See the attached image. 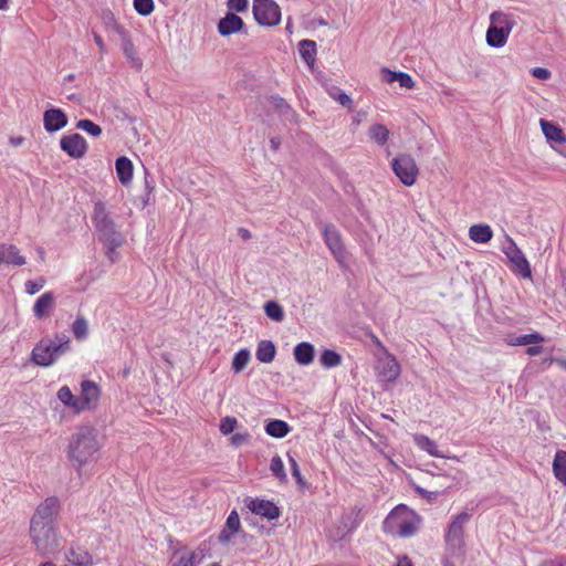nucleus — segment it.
<instances>
[{"label":"nucleus","instance_id":"f257e3e1","mask_svg":"<svg viewBox=\"0 0 566 566\" xmlns=\"http://www.w3.org/2000/svg\"><path fill=\"white\" fill-rule=\"evenodd\" d=\"M97 436V430L91 426L77 427L71 434L66 453L72 467L78 473L85 465L97 460L101 449Z\"/></svg>","mask_w":566,"mask_h":566},{"label":"nucleus","instance_id":"f03ea898","mask_svg":"<svg viewBox=\"0 0 566 566\" xmlns=\"http://www.w3.org/2000/svg\"><path fill=\"white\" fill-rule=\"evenodd\" d=\"M70 350V337L64 333H57L53 338L43 337L34 346L31 359L38 366L49 367Z\"/></svg>","mask_w":566,"mask_h":566},{"label":"nucleus","instance_id":"7ed1b4c3","mask_svg":"<svg viewBox=\"0 0 566 566\" xmlns=\"http://www.w3.org/2000/svg\"><path fill=\"white\" fill-rule=\"evenodd\" d=\"M418 522V516L407 505L399 504L387 515L382 527L386 533L410 537L417 533Z\"/></svg>","mask_w":566,"mask_h":566},{"label":"nucleus","instance_id":"20e7f679","mask_svg":"<svg viewBox=\"0 0 566 566\" xmlns=\"http://www.w3.org/2000/svg\"><path fill=\"white\" fill-rule=\"evenodd\" d=\"M92 219L99 239L107 245V254L111 256V253L123 244V237L116 230L114 221L108 217L103 202L98 201L95 203Z\"/></svg>","mask_w":566,"mask_h":566},{"label":"nucleus","instance_id":"39448f33","mask_svg":"<svg viewBox=\"0 0 566 566\" xmlns=\"http://www.w3.org/2000/svg\"><path fill=\"white\" fill-rule=\"evenodd\" d=\"M29 533L32 544L42 557H48L60 551L61 537L57 525H30Z\"/></svg>","mask_w":566,"mask_h":566},{"label":"nucleus","instance_id":"423d86ee","mask_svg":"<svg viewBox=\"0 0 566 566\" xmlns=\"http://www.w3.org/2000/svg\"><path fill=\"white\" fill-rule=\"evenodd\" d=\"M515 25L511 14L494 11L490 15V25L486 31V43L491 48L500 49L506 44L510 32Z\"/></svg>","mask_w":566,"mask_h":566},{"label":"nucleus","instance_id":"0eeeda50","mask_svg":"<svg viewBox=\"0 0 566 566\" xmlns=\"http://www.w3.org/2000/svg\"><path fill=\"white\" fill-rule=\"evenodd\" d=\"M470 520V514L461 512L455 515L452 522L449 524L448 531L444 536L447 549L451 556H459L463 553L464 546V524Z\"/></svg>","mask_w":566,"mask_h":566},{"label":"nucleus","instance_id":"6e6552de","mask_svg":"<svg viewBox=\"0 0 566 566\" xmlns=\"http://www.w3.org/2000/svg\"><path fill=\"white\" fill-rule=\"evenodd\" d=\"M60 511V499L56 496H49L36 506L30 520V525H56Z\"/></svg>","mask_w":566,"mask_h":566},{"label":"nucleus","instance_id":"1a4fd4ad","mask_svg":"<svg viewBox=\"0 0 566 566\" xmlns=\"http://www.w3.org/2000/svg\"><path fill=\"white\" fill-rule=\"evenodd\" d=\"M391 169L400 182L407 187H410L416 182L419 174L415 159L408 154H400L396 156L391 160Z\"/></svg>","mask_w":566,"mask_h":566},{"label":"nucleus","instance_id":"9d476101","mask_svg":"<svg viewBox=\"0 0 566 566\" xmlns=\"http://www.w3.org/2000/svg\"><path fill=\"white\" fill-rule=\"evenodd\" d=\"M253 15L259 24L273 27L281 20V10L273 0H254Z\"/></svg>","mask_w":566,"mask_h":566},{"label":"nucleus","instance_id":"9b49d317","mask_svg":"<svg viewBox=\"0 0 566 566\" xmlns=\"http://www.w3.org/2000/svg\"><path fill=\"white\" fill-rule=\"evenodd\" d=\"M507 245L502 249L509 261L513 264L512 271L520 274L524 279L532 277V269L530 262L525 258L522 250L516 245L514 240L506 237Z\"/></svg>","mask_w":566,"mask_h":566},{"label":"nucleus","instance_id":"f8f14e48","mask_svg":"<svg viewBox=\"0 0 566 566\" xmlns=\"http://www.w3.org/2000/svg\"><path fill=\"white\" fill-rule=\"evenodd\" d=\"M101 390L96 382L83 380L81 384V395L77 397L78 412L92 409L99 399Z\"/></svg>","mask_w":566,"mask_h":566},{"label":"nucleus","instance_id":"ddd939ff","mask_svg":"<svg viewBox=\"0 0 566 566\" xmlns=\"http://www.w3.org/2000/svg\"><path fill=\"white\" fill-rule=\"evenodd\" d=\"M60 146L72 158H82L87 150L85 138L77 133L63 136L60 140Z\"/></svg>","mask_w":566,"mask_h":566},{"label":"nucleus","instance_id":"4468645a","mask_svg":"<svg viewBox=\"0 0 566 566\" xmlns=\"http://www.w3.org/2000/svg\"><path fill=\"white\" fill-rule=\"evenodd\" d=\"M378 377L381 381H395L400 374V366L397 359L386 353L385 357L378 359L377 364Z\"/></svg>","mask_w":566,"mask_h":566},{"label":"nucleus","instance_id":"2eb2a0df","mask_svg":"<svg viewBox=\"0 0 566 566\" xmlns=\"http://www.w3.org/2000/svg\"><path fill=\"white\" fill-rule=\"evenodd\" d=\"M247 506L252 513L268 520H275L280 516L279 507L273 502L266 500L248 499Z\"/></svg>","mask_w":566,"mask_h":566},{"label":"nucleus","instance_id":"dca6fc26","mask_svg":"<svg viewBox=\"0 0 566 566\" xmlns=\"http://www.w3.org/2000/svg\"><path fill=\"white\" fill-rule=\"evenodd\" d=\"M43 125L48 133H54L67 125V116L60 108H50L43 114Z\"/></svg>","mask_w":566,"mask_h":566},{"label":"nucleus","instance_id":"f3484780","mask_svg":"<svg viewBox=\"0 0 566 566\" xmlns=\"http://www.w3.org/2000/svg\"><path fill=\"white\" fill-rule=\"evenodd\" d=\"M325 242L339 263H343V244L340 235L334 226H326L324 229Z\"/></svg>","mask_w":566,"mask_h":566},{"label":"nucleus","instance_id":"a211bd4d","mask_svg":"<svg viewBox=\"0 0 566 566\" xmlns=\"http://www.w3.org/2000/svg\"><path fill=\"white\" fill-rule=\"evenodd\" d=\"M243 27L244 22L239 15L232 12H228L226 17L220 19L218 23V31L221 35L228 36L233 33L240 32L243 29Z\"/></svg>","mask_w":566,"mask_h":566},{"label":"nucleus","instance_id":"6ab92c4d","mask_svg":"<svg viewBox=\"0 0 566 566\" xmlns=\"http://www.w3.org/2000/svg\"><path fill=\"white\" fill-rule=\"evenodd\" d=\"M119 34L122 38V50H123V53H124L126 60L136 70H138V71L142 70L143 61L137 55V52H136V49H135V45H134L132 39L125 31H119Z\"/></svg>","mask_w":566,"mask_h":566},{"label":"nucleus","instance_id":"aec40b11","mask_svg":"<svg viewBox=\"0 0 566 566\" xmlns=\"http://www.w3.org/2000/svg\"><path fill=\"white\" fill-rule=\"evenodd\" d=\"M539 125L546 139L551 143L562 144L566 142V136L559 125L541 118Z\"/></svg>","mask_w":566,"mask_h":566},{"label":"nucleus","instance_id":"412c9836","mask_svg":"<svg viewBox=\"0 0 566 566\" xmlns=\"http://www.w3.org/2000/svg\"><path fill=\"white\" fill-rule=\"evenodd\" d=\"M381 78L386 83H395L398 82L401 87L405 88H413L415 82L412 77L405 72L401 71H391L389 69H382Z\"/></svg>","mask_w":566,"mask_h":566},{"label":"nucleus","instance_id":"4be33fe9","mask_svg":"<svg viewBox=\"0 0 566 566\" xmlns=\"http://www.w3.org/2000/svg\"><path fill=\"white\" fill-rule=\"evenodd\" d=\"M55 306V300L52 292L42 294L33 306V313L36 318L48 317Z\"/></svg>","mask_w":566,"mask_h":566},{"label":"nucleus","instance_id":"5701e85b","mask_svg":"<svg viewBox=\"0 0 566 566\" xmlns=\"http://www.w3.org/2000/svg\"><path fill=\"white\" fill-rule=\"evenodd\" d=\"M2 263H9L20 266L25 263V258L20 255L19 250L15 245L0 244V265Z\"/></svg>","mask_w":566,"mask_h":566},{"label":"nucleus","instance_id":"b1692460","mask_svg":"<svg viewBox=\"0 0 566 566\" xmlns=\"http://www.w3.org/2000/svg\"><path fill=\"white\" fill-rule=\"evenodd\" d=\"M545 340V337L538 333L534 332L531 334H524V335H514L510 334L507 335L505 342L510 346H525L531 344H542Z\"/></svg>","mask_w":566,"mask_h":566},{"label":"nucleus","instance_id":"393cba45","mask_svg":"<svg viewBox=\"0 0 566 566\" xmlns=\"http://www.w3.org/2000/svg\"><path fill=\"white\" fill-rule=\"evenodd\" d=\"M115 168L120 184L124 186L128 185L133 178L132 161L125 156L118 157L115 163Z\"/></svg>","mask_w":566,"mask_h":566},{"label":"nucleus","instance_id":"a878e982","mask_svg":"<svg viewBox=\"0 0 566 566\" xmlns=\"http://www.w3.org/2000/svg\"><path fill=\"white\" fill-rule=\"evenodd\" d=\"M314 346L306 342L297 344L293 350L294 358L300 365L311 364L314 359Z\"/></svg>","mask_w":566,"mask_h":566},{"label":"nucleus","instance_id":"bb28decb","mask_svg":"<svg viewBox=\"0 0 566 566\" xmlns=\"http://www.w3.org/2000/svg\"><path fill=\"white\" fill-rule=\"evenodd\" d=\"M276 354L275 345L272 340L263 339L259 342L258 348H256V359L261 363L269 364L273 361Z\"/></svg>","mask_w":566,"mask_h":566},{"label":"nucleus","instance_id":"cd10ccee","mask_svg":"<svg viewBox=\"0 0 566 566\" xmlns=\"http://www.w3.org/2000/svg\"><path fill=\"white\" fill-rule=\"evenodd\" d=\"M469 237L476 243H486L493 237V231L489 224H473L469 229Z\"/></svg>","mask_w":566,"mask_h":566},{"label":"nucleus","instance_id":"c85d7f7f","mask_svg":"<svg viewBox=\"0 0 566 566\" xmlns=\"http://www.w3.org/2000/svg\"><path fill=\"white\" fill-rule=\"evenodd\" d=\"M298 52L301 57L304 60V62L310 66L313 67L315 63V55H316V43L312 40H302L298 43Z\"/></svg>","mask_w":566,"mask_h":566},{"label":"nucleus","instance_id":"c756f323","mask_svg":"<svg viewBox=\"0 0 566 566\" xmlns=\"http://www.w3.org/2000/svg\"><path fill=\"white\" fill-rule=\"evenodd\" d=\"M271 103L284 120H287L291 123L296 122V116H297L296 113L285 102L284 98L279 97V96L271 97Z\"/></svg>","mask_w":566,"mask_h":566},{"label":"nucleus","instance_id":"7c9ffc66","mask_svg":"<svg viewBox=\"0 0 566 566\" xmlns=\"http://www.w3.org/2000/svg\"><path fill=\"white\" fill-rule=\"evenodd\" d=\"M416 444L423 451L428 452L432 457L444 458V455L438 450L437 443L424 434L415 436Z\"/></svg>","mask_w":566,"mask_h":566},{"label":"nucleus","instance_id":"2f4dec72","mask_svg":"<svg viewBox=\"0 0 566 566\" xmlns=\"http://www.w3.org/2000/svg\"><path fill=\"white\" fill-rule=\"evenodd\" d=\"M265 432L274 438H283L290 432V426L283 420H271L265 426Z\"/></svg>","mask_w":566,"mask_h":566},{"label":"nucleus","instance_id":"473e14b6","mask_svg":"<svg viewBox=\"0 0 566 566\" xmlns=\"http://www.w3.org/2000/svg\"><path fill=\"white\" fill-rule=\"evenodd\" d=\"M553 471L557 480L566 484V451H557L553 462Z\"/></svg>","mask_w":566,"mask_h":566},{"label":"nucleus","instance_id":"72a5a7b5","mask_svg":"<svg viewBox=\"0 0 566 566\" xmlns=\"http://www.w3.org/2000/svg\"><path fill=\"white\" fill-rule=\"evenodd\" d=\"M67 562L74 566H87L92 564L91 555L82 549L71 548L66 554Z\"/></svg>","mask_w":566,"mask_h":566},{"label":"nucleus","instance_id":"f704fd0d","mask_svg":"<svg viewBox=\"0 0 566 566\" xmlns=\"http://www.w3.org/2000/svg\"><path fill=\"white\" fill-rule=\"evenodd\" d=\"M368 136L378 145L384 146L389 138V130L381 124H374L368 129Z\"/></svg>","mask_w":566,"mask_h":566},{"label":"nucleus","instance_id":"c9c22d12","mask_svg":"<svg viewBox=\"0 0 566 566\" xmlns=\"http://www.w3.org/2000/svg\"><path fill=\"white\" fill-rule=\"evenodd\" d=\"M263 307L266 316L272 321L281 323L284 319L283 307L277 302L268 301Z\"/></svg>","mask_w":566,"mask_h":566},{"label":"nucleus","instance_id":"e433bc0d","mask_svg":"<svg viewBox=\"0 0 566 566\" xmlns=\"http://www.w3.org/2000/svg\"><path fill=\"white\" fill-rule=\"evenodd\" d=\"M57 398L69 408H72L76 413L78 412L77 397H75L67 386H63L57 391Z\"/></svg>","mask_w":566,"mask_h":566},{"label":"nucleus","instance_id":"4c0bfd02","mask_svg":"<svg viewBox=\"0 0 566 566\" xmlns=\"http://www.w3.org/2000/svg\"><path fill=\"white\" fill-rule=\"evenodd\" d=\"M72 333L77 340H83L88 334V324L83 316H77L72 324Z\"/></svg>","mask_w":566,"mask_h":566},{"label":"nucleus","instance_id":"58836bf2","mask_svg":"<svg viewBox=\"0 0 566 566\" xmlns=\"http://www.w3.org/2000/svg\"><path fill=\"white\" fill-rule=\"evenodd\" d=\"M319 363L325 368H332L340 365L342 357L334 350L325 349L319 357Z\"/></svg>","mask_w":566,"mask_h":566},{"label":"nucleus","instance_id":"ea45409f","mask_svg":"<svg viewBox=\"0 0 566 566\" xmlns=\"http://www.w3.org/2000/svg\"><path fill=\"white\" fill-rule=\"evenodd\" d=\"M250 352L248 349H240L233 357L232 369L234 373H241L250 360Z\"/></svg>","mask_w":566,"mask_h":566},{"label":"nucleus","instance_id":"a19ab883","mask_svg":"<svg viewBox=\"0 0 566 566\" xmlns=\"http://www.w3.org/2000/svg\"><path fill=\"white\" fill-rule=\"evenodd\" d=\"M178 554L180 555L178 559L172 564V566H195L196 554L193 552L181 548L175 551V555Z\"/></svg>","mask_w":566,"mask_h":566},{"label":"nucleus","instance_id":"79ce46f5","mask_svg":"<svg viewBox=\"0 0 566 566\" xmlns=\"http://www.w3.org/2000/svg\"><path fill=\"white\" fill-rule=\"evenodd\" d=\"M270 470L272 473L280 480V482H287V475L284 470V464L282 459L279 455L272 458L270 463Z\"/></svg>","mask_w":566,"mask_h":566},{"label":"nucleus","instance_id":"37998d69","mask_svg":"<svg viewBox=\"0 0 566 566\" xmlns=\"http://www.w3.org/2000/svg\"><path fill=\"white\" fill-rule=\"evenodd\" d=\"M328 95L337 101L342 106H349L352 104V98L349 95L342 92L337 86L331 85L326 87Z\"/></svg>","mask_w":566,"mask_h":566},{"label":"nucleus","instance_id":"c03bdc74","mask_svg":"<svg viewBox=\"0 0 566 566\" xmlns=\"http://www.w3.org/2000/svg\"><path fill=\"white\" fill-rule=\"evenodd\" d=\"M76 127L86 132L87 134L98 137L102 134V128L90 119H81L77 122Z\"/></svg>","mask_w":566,"mask_h":566},{"label":"nucleus","instance_id":"a18cd8bd","mask_svg":"<svg viewBox=\"0 0 566 566\" xmlns=\"http://www.w3.org/2000/svg\"><path fill=\"white\" fill-rule=\"evenodd\" d=\"M134 8L140 15H149L154 11V1L134 0Z\"/></svg>","mask_w":566,"mask_h":566},{"label":"nucleus","instance_id":"49530a36","mask_svg":"<svg viewBox=\"0 0 566 566\" xmlns=\"http://www.w3.org/2000/svg\"><path fill=\"white\" fill-rule=\"evenodd\" d=\"M228 530L231 531V533H238L241 528V523H240V517L237 513V511H232L227 521H226V525H224Z\"/></svg>","mask_w":566,"mask_h":566},{"label":"nucleus","instance_id":"de8ad7c7","mask_svg":"<svg viewBox=\"0 0 566 566\" xmlns=\"http://www.w3.org/2000/svg\"><path fill=\"white\" fill-rule=\"evenodd\" d=\"M287 457H289V463H290V467H291L292 475L295 478V480H296V482H297V484L300 486H304L305 485V480H304V478L301 474V471H300V468H298V464H297L296 460L291 454H287Z\"/></svg>","mask_w":566,"mask_h":566},{"label":"nucleus","instance_id":"09e8293b","mask_svg":"<svg viewBox=\"0 0 566 566\" xmlns=\"http://www.w3.org/2000/svg\"><path fill=\"white\" fill-rule=\"evenodd\" d=\"M237 423L238 422H237L235 418H233V417H226L220 422V431L223 434H229V433H231L234 430Z\"/></svg>","mask_w":566,"mask_h":566},{"label":"nucleus","instance_id":"8fccbe9b","mask_svg":"<svg viewBox=\"0 0 566 566\" xmlns=\"http://www.w3.org/2000/svg\"><path fill=\"white\" fill-rule=\"evenodd\" d=\"M45 284V281L43 279L39 281H27L25 282V291L27 293L33 295L38 293Z\"/></svg>","mask_w":566,"mask_h":566},{"label":"nucleus","instance_id":"3c124183","mask_svg":"<svg viewBox=\"0 0 566 566\" xmlns=\"http://www.w3.org/2000/svg\"><path fill=\"white\" fill-rule=\"evenodd\" d=\"M415 491L417 494L422 496L423 499L428 500L429 502H433L439 496V491H428L421 486H415Z\"/></svg>","mask_w":566,"mask_h":566},{"label":"nucleus","instance_id":"603ef678","mask_svg":"<svg viewBox=\"0 0 566 566\" xmlns=\"http://www.w3.org/2000/svg\"><path fill=\"white\" fill-rule=\"evenodd\" d=\"M228 8L237 12H243L248 8V0H228Z\"/></svg>","mask_w":566,"mask_h":566},{"label":"nucleus","instance_id":"864d4df0","mask_svg":"<svg viewBox=\"0 0 566 566\" xmlns=\"http://www.w3.org/2000/svg\"><path fill=\"white\" fill-rule=\"evenodd\" d=\"M531 74L542 81L548 80L552 75L551 71L546 67H533Z\"/></svg>","mask_w":566,"mask_h":566},{"label":"nucleus","instance_id":"5fc2aeb1","mask_svg":"<svg viewBox=\"0 0 566 566\" xmlns=\"http://www.w3.org/2000/svg\"><path fill=\"white\" fill-rule=\"evenodd\" d=\"M249 439H250V434L248 432H238L231 437V443L235 447H240V446L247 443L249 441Z\"/></svg>","mask_w":566,"mask_h":566},{"label":"nucleus","instance_id":"6e6d98bb","mask_svg":"<svg viewBox=\"0 0 566 566\" xmlns=\"http://www.w3.org/2000/svg\"><path fill=\"white\" fill-rule=\"evenodd\" d=\"M233 534L234 533H231V531L224 526L223 530L219 533L218 539L221 544H228L231 541Z\"/></svg>","mask_w":566,"mask_h":566},{"label":"nucleus","instance_id":"4d7b16f0","mask_svg":"<svg viewBox=\"0 0 566 566\" xmlns=\"http://www.w3.org/2000/svg\"><path fill=\"white\" fill-rule=\"evenodd\" d=\"M533 346H530L526 348V354L528 356H537L539 355L542 352H543V346H541L539 344H532Z\"/></svg>","mask_w":566,"mask_h":566},{"label":"nucleus","instance_id":"13d9d810","mask_svg":"<svg viewBox=\"0 0 566 566\" xmlns=\"http://www.w3.org/2000/svg\"><path fill=\"white\" fill-rule=\"evenodd\" d=\"M93 36H94V41H95L96 45L99 48L101 53L102 54L106 53L107 49H106V45H105L102 36L99 34H97L96 32L93 33Z\"/></svg>","mask_w":566,"mask_h":566},{"label":"nucleus","instance_id":"bf43d9fd","mask_svg":"<svg viewBox=\"0 0 566 566\" xmlns=\"http://www.w3.org/2000/svg\"><path fill=\"white\" fill-rule=\"evenodd\" d=\"M544 364L546 363H556L559 367H562L563 369L566 370V359L565 358H559V357H551V358H547L543 361Z\"/></svg>","mask_w":566,"mask_h":566},{"label":"nucleus","instance_id":"052dcab7","mask_svg":"<svg viewBox=\"0 0 566 566\" xmlns=\"http://www.w3.org/2000/svg\"><path fill=\"white\" fill-rule=\"evenodd\" d=\"M9 143H10V145H12L13 147H19V146L23 145V143H24V137H22V136H13V137H10V138H9Z\"/></svg>","mask_w":566,"mask_h":566},{"label":"nucleus","instance_id":"680f3d73","mask_svg":"<svg viewBox=\"0 0 566 566\" xmlns=\"http://www.w3.org/2000/svg\"><path fill=\"white\" fill-rule=\"evenodd\" d=\"M395 566H412L411 560L408 558V556H402L398 559L397 564Z\"/></svg>","mask_w":566,"mask_h":566},{"label":"nucleus","instance_id":"e2e57ef3","mask_svg":"<svg viewBox=\"0 0 566 566\" xmlns=\"http://www.w3.org/2000/svg\"><path fill=\"white\" fill-rule=\"evenodd\" d=\"M270 145H271V148L276 151L279 148H280V145H281V139L280 137H272L270 139Z\"/></svg>","mask_w":566,"mask_h":566},{"label":"nucleus","instance_id":"0e129e2a","mask_svg":"<svg viewBox=\"0 0 566 566\" xmlns=\"http://www.w3.org/2000/svg\"><path fill=\"white\" fill-rule=\"evenodd\" d=\"M368 114L367 111L365 109H360L358 112H356V125L359 124V122L361 120L363 117H366Z\"/></svg>","mask_w":566,"mask_h":566},{"label":"nucleus","instance_id":"69168bd1","mask_svg":"<svg viewBox=\"0 0 566 566\" xmlns=\"http://www.w3.org/2000/svg\"><path fill=\"white\" fill-rule=\"evenodd\" d=\"M239 233H240V235H241L243 239H250V237H251L250 231H249V230H247V229H243V228H240V229H239Z\"/></svg>","mask_w":566,"mask_h":566},{"label":"nucleus","instance_id":"338daca9","mask_svg":"<svg viewBox=\"0 0 566 566\" xmlns=\"http://www.w3.org/2000/svg\"><path fill=\"white\" fill-rule=\"evenodd\" d=\"M442 564L443 566H454V564L448 557L443 558Z\"/></svg>","mask_w":566,"mask_h":566},{"label":"nucleus","instance_id":"774afa93","mask_svg":"<svg viewBox=\"0 0 566 566\" xmlns=\"http://www.w3.org/2000/svg\"><path fill=\"white\" fill-rule=\"evenodd\" d=\"M9 0H0V10H4L8 6Z\"/></svg>","mask_w":566,"mask_h":566}]
</instances>
